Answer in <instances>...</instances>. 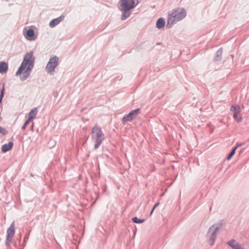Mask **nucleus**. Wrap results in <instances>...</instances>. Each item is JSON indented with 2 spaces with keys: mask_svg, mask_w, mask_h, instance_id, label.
I'll use <instances>...</instances> for the list:
<instances>
[{
  "mask_svg": "<svg viewBox=\"0 0 249 249\" xmlns=\"http://www.w3.org/2000/svg\"><path fill=\"white\" fill-rule=\"evenodd\" d=\"M30 121L29 120H27L24 123V124H23V125L22 126L21 128L23 130H24L26 128V127L27 126V125L29 124V123H30Z\"/></svg>",
  "mask_w": 249,
  "mask_h": 249,
  "instance_id": "nucleus-23",
  "label": "nucleus"
},
{
  "mask_svg": "<svg viewBox=\"0 0 249 249\" xmlns=\"http://www.w3.org/2000/svg\"><path fill=\"white\" fill-rule=\"evenodd\" d=\"M34 32L32 29H29L26 32V35L29 37H33L34 36Z\"/></svg>",
  "mask_w": 249,
  "mask_h": 249,
  "instance_id": "nucleus-17",
  "label": "nucleus"
},
{
  "mask_svg": "<svg viewBox=\"0 0 249 249\" xmlns=\"http://www.w3.org/2000/svg\"><path fill=\"white\" fill-rule=\"evenodd\" d=\"M160 205V203L158 202V203H157L155 205H154V209H155L156 207H157L159 205Z\"/></svg>",
  "mask_w": 249,
  "mask_h": 249,
  "instance_id": "nucleus-26",
  "label": "nucleus"
},
{
  "mask_svg": "<svg viewBox=\"0 0 249 249\" xmlns=\"http://www.w3.org/2000/svg\"><path fill=\"white\" fill-rule=\"evenodd\" d=\"M233 118L238 122H240L242 120V117L240 115V113H233Z\"/></svg>",
  "mask_w": 249,
  "mask_h": 249,
  "instance_id": "nucleus-15",
  "label": "nucleus"
},
{
  "mask_svg": "<svg viewBox=\"0 0 249 249\" xmlns=\"http://www.w3.org/2000/svg\"><path fill=\"white\" fill-rule=\"evenodd\" d=\"M34 60L35 58L32 52L25 55L21 65L16 72L17 76L23 72V75L20 77L21 80H25L29 76L30 72L33 68Z\"/></svg>",
  "mask_w": 249,
  "mask_h": 249,
  "instance_id": "nucleus-1",
  "label": "nucleus"
},
{
  "mask_svg": "<svg viewBox=\"0 0 249 249\" xmlns=\"http://www.w3.org/2000/svg\"><path fill=\"white\" fill-rule=\"evenodd\" d=\"M236 149V148H234L231 150V153H230V154L229 155V156L227 158L228 160H230L231 158V157L234 155Z\"/></svg>",
  "mask_w": 249,
  "mask_h": 249,
  "instance_id": "nucleus-19",
  "label": "nucleus"
},
{
  "mask_svg": "<svg viewBox=\"0 0 249 249\" xmlns=\"http://www.w3.org/2000/svg\"><path fill=\"white\" fill-rule=\"evenodd\" d=\"M132 220L135 223H142L144 221V219H141L137 217L132 218Z\"/></svg>",
  "mask_w": 249,
  "mask_h": 249,
  "instance_id": "nucleus-16",
  "label": "nucleus"
},
{
  "mask_svg": "<svg viewBox=\"0 0 249 249\" xmlns=\"http://www.w3.org/2000/svg\"><path fill=\"white\" fill-rule=\"evenodd\" d=\"M231 110L236 113H240L241 108L239 106H232L231 108Z\"/></svg>",
  "mask_w": 249,
  "mask_h": 249,
  "instance_id": "nucleus-14",
  "label": "nucleus"
},
{
  "mask_svg": "<svg viewBox=\"0 0 249 249\" xmlns=\"http://www.w3.org/2000/svg\"><path fill=\"white\" fill-rule=\"evenodd\" d=\"M120 10L122 11L121 19L125 20L130 15V10L135 8L137 3H135L134 0H121Z\"/></svg>",
  "mask_w": 249,
  "mask_h": 249,
  "instance_id": "nucleus-3",
  "label": "nucleus"
},
{
  "mask_svg": "<svg viewBox=\"0 0 249 249\" xmlns=\"http://www.w3.org/2000/svg\"><path fill=\"white\" fill-rule=\"evenodd\" d=\"M91 139L95 142L94 149H97L105 140L101 128L95 124L91 129Z\"/></svg>",
  "mask_w": 249,
  "mask_h": 249,
  "instance_id": "nucleus-4",
  "label": "nucleus"
},
{
  "mask_svg": "<svg viewBox=\"0 0 249 249\" xmlns=\"http://www.w3.org/2000/svg\"><path fill=\"white\" fill-rule=\"evenodd\" d=\"M244 144V142H242V143H237L236 144V146L234 147V148H236V149L239 147H240L241 146H242L243 144Z\"/></svg>",
  "mask_w": 249,
  "mask_h": 249,
  "instance_id": "nucleus-25",
  "label": "nucleus"
},
{
  "mask_svg": "<svg viewBox=\"0 0 249 249\" xmlns=\"http://www.w3.org/2000/svg\"><path fill=\"white\" fill-rule=\"evenodd\" d=\"M233 249H244L241 245L237 243L236 245L233 246Z\"/></svg>",
  "mask_w": 249,
  "mask_h": 249,
  "instance_id": "nucleus-22",
  "label": "nucleus"
},
{
  "mask_svg": "<svg viewBox=\"0 0 249 249\" xmlns=\"http://www.w3.org/2000/svg\"><path fill=\"white\" fill-rule=\"evenodd\" d=\"M155 209H154V208H153L152 210L151 211V213H150V215H151L152 214V213H153Z\"/></svg>",
  "mask_w": 249,
  "mask_h": 249,
  "instance_id": "nucleus-27",
  "label": "nucleus"
},
{
  "mask_svg": "<svg viewBox=\"0 0 249 249\" xmlns=\"http://www.w3.org/2000/svg\"><path fill=\"white\" fill-rule=\"evenodd\" d=\"M4 94V85H3L2 89L1 91L0 95V102L1 101Z\"/></svg>",
  "mask_w": 249,
  "mask_h": 249,
  "instance_id": "nucleus-21",
  "label": "nucleus"
},
{
  "mask_svg": "<svg viewBox=\"0 0 249 249\" xmlns=\"http://www.w3.org/2000/svg\"><path fill=\"white\" fill-rule=\"evenodd\" d=\"M139 110L140 109L138 108L132 110L128 114L124 115L123 118V123L124 124L127 122L132 121L138 115Z\"/></svg>",
  "mask_w": 249,
  "mask_h": 249,
  "instance_id": "nucleus-8",
  "label": "nucleus"
},
{
  "mask_svg": "<svg viewBox=\"0 0 249 249\" xmlns=\"http://www.w3.org/2000/svg\"><path fill=\"white\" fill-rule=\"evenodd\" d=\"M64 18V16H60L56 18L53 19L50 22L49 26L52 28L54 27L59 24Z\"/></svg>",
  "mask_w": 249,
  "mask_h": 249,
  "instance_id": "nucleus-9",
  "label": "nucleus"
},
{
  "mask_svg": "<svg viewBox=\"0 0 249 249\" xmlns=\"http://www.w3.org/2000/svg\"><path fill=\"white\" fill-rule=\"evenodd\" d=\"M0 133L5 135L7 133V131L5 129L3 128L0 126Z\"/></svg>",
  "mask_w": 249,
  "mask_h": 249,
  "instance_id": "nucleus-24",
  "label": "nucleus"
},
{
  "mask_svg": "<svg viewBox=\"0 0 249 249\" xmlns=\"http://www.w3.org/2000/svg\"><path fill=\"white\" fill-rule=\"evenodd\" d=\"M8 68V64L4 62H0V73H4L7 72Z\"/></svg>",
  "mask_w": 249,
  "mask_h": 249,
  "instance_id": "nucleus-11",
  "label": "nucleus"
},
{
  "mask_svg": "<svg viewBox=\"0 0 249 249\" xmlns=\"http://www.w3.org/2000/svg\"><path fill=\"white\" fill-rule=\"evenodd\" d=\"M222 54V50L221 49H219L216 53V60H219V58L221 57Z\"/></svg>",
  "mask_w": 249,
  "mask_h": 249,
  "instance_id": "nucleus-20",
  "label": "nucleus"
},
{
  "mask_svg": "<svg viewBox=\"0 0 249 249\" xmlns=\"http://www.w3.org/2000/svg\"><path fill=\"white\" fill-rule=\"evenodd\" d=\"M59 59L57 56H53L50 58L45 67L46 71L50 74H53L55 68L59 64Z\"/></svg>",
  "mask_w": 249,
  "mask_h": 249,
  "instance_id": "nucleus-5",
  "label": "nucleus"
},
{
  "mask_svg": "<svg viewBox=\"0 0 249 249\" xmlns=\"http://www.w3.org/2000/svg\"><path fill=\"white\" fill-rule=\"evenodd\" d=\"M15 233V222L13 221L11 224L10 227L7 230V236L5 241L6 246L10 247V243L13 240V238Z\"/></svg>",
  "mask_w": 249,
  "mask_h": 249,
  "instance_id": "nucleus-7",
  "label": "nucleus"
},
{
  "mask_svg": "<svg viewBox=\"0 0 249 249\" xmlns=\"http://www.w3.org/2000/svg\"><path fill=\"white\" fill-rule=\"evenodd\" d=\"M37 113V109L36 107L33 108L30 112L29 113V118L28 120H32V119L35 118Z\"/></svg>",
  "mask_w": 249,
  "mask_h": 249,
  "instance_id": "nucleus-12",
  "label": "nucleus"
},
{
  "mask_svg": "<svg viewBox=\"0 0 249 249\" xmlns=\"http://www.w3.org/2000/svg\"><path fill=\"white\" fill-rule=\"evenodd\" d=\"M219 230V227L215 228L214 226H211L208 231L207 234V237L209 245L212 246L214 245L217 231Z\"/></svg>",
  "mask_w": 249,
  "mask_h": 249,
  "instance_id": "nucleus-6",
  "label": "nucleus"
},
{
  "mask_svg": "<svg viewBox=\"0 0 249 249\" xmlns=\"http://www.w3.org/2000/svg\"><path fill=\"white\" fill-rule=\"evenodd\" d=\"M237 243V242L234 240H231L228 242V244L232 249L233 248V246L236 245Z\"/></svg>",
  "mask_w": 249,
  "mask_h": 249,
  "instance_id": "nucleus-18",
  "label": "nucleus"
},
{
  "mask_svg": "<svg viewBox=\"0 0 249 249\" xmlns=\"http://www.w3.org/2000/svg\"><path fill=\"white\" fill-rule=\"evenodd\" d=\"M186 15V11L183 8H178L173 10L168 14L166 27L171 28L174 24L183 19Z\"/></svg>",
  "mask_w": 249,
  "mask_h": 249,
  "instance_id": "nucleus-2",
  "label": "nucleus"
},
{
  "mask_svg": "<svg viewBox=\"0 0 249 249\" xmlns=\"http://www.w3.org/2000/svg\"><path fill=\"white\" fill-rule=\"evenodd\" d=\"M14 143L12 142H9L8 143L4 144L2 145L1 150L3 152L5 153L12 149Z\"/></svg>",
  "mask_w": 249,
  "mask_h": 249,
  "instance_id": "nucleus-10",
  "label": "nucleus"
},
{
  "mask_svg": "<svg viewBox=\"0 0 249 249\" xmlns=\"http://www.w3.org/2000/svg\"><path fill=\"white\" fill-rule=\"evenodd\" d=\"M165 21L163 18H159L156 23V27L158 29H161L164 27L165 25Z\"/></svg>",
  "mask_w": 249,
  "mask_h": 249,
  "instance_id": "nucleus-13",
  "label": "nucleus"
}]
</instances>
